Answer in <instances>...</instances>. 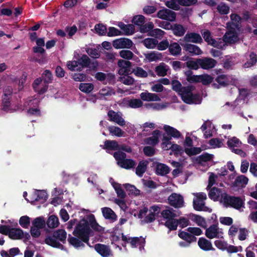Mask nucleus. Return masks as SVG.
I'll return each instance as SVG.
<instances>
[{"label":"nucleus","mask_w":257,"mask_h":257,"mask_svg":"<svg viewBox=\"0 0 257 257\" xmlns=\"http://www.w3.org/2000/svg\"><path fill=\"white\" fill-rule=\"evenodd\" d=\"M90 227L96 231L100 232L103 230V228L96 222L95 216L90 214L87 216V219H82L76 224L72 233L74 236L69 234V243L75 248L84 247V243L90 246L89 238L93 235Z\"/></svg>","instance_id":"nucleus-1"},{"label":"nucleus","mask_w":257,"mask_h":257,"mask_svg":"<svg viewBox=\"0 0 257 257\" xmlns=\"http://www.w3.org/2000/svg\"><path fill=\"white\" fill-rule=\"evenodd\" d=\"M172 89L178 92L181 96L182 100L187 104H198L201 102L200 95L197 93H193L195 89L193 85L182 86L180 82L177 80H173L171 82Z\"/></svg>","instance_id":"nucleus-2"},{"label":"nucleus","mask_w":257,"mask_h":257,"mask_svg":"<svg viewBox=\"0 0 257 257\" xmlns=\"http://www.w3.org/2000/svg\"><path fill=\"white\" fill-rule=\"evenodd\" d=\"M67 232L64 229H57L51 235H47L45 239V242L47 245L54 248L64 249V246L60 242L66 243Z\"/></svg>","instance_id":"nucleus-3"},{"label":"nucleus","mask_w":257,"mask_h":257,"mask_svg":"<svg viewBox=\"0 0 257 257\" xmlns=\"http://www.w3.org/2000/svg\"><path fill=\"white\" fill-rule=\"evenodd\" d=\"M222 199L226 206H230L236 209H239L244 204V202L240 197L229 196L226 193L222 195Z\"/></svg>","instance_id":"nucleus-4"},{"label":"nucleus","mask_w":257,"mask_h":257,"mask_svg":"<svg viewBox=\"0 0 257 257\" xmlns=\"http://www.w3.org/2000/svg\"><path fill=\"white\" fill-rule=\"evenodd\" d=\"M121 239L124 241L121 245L123 247L126 246V243H130L133 248L136 247L138 245H142L145 243V239L142 237H127L123 233H121Z\"/></svg>","instance_id":"nucleus-5"},{"label":"nucleus","mask_w":257,"mask_h":257,"mask_svg":"<svg viewBox=\"0 0 257 257\" xmlns=\"http://www.w3.org/2000/svg\"><path fill=\"white\" fill-rule=\"evenodd\" d=\"M112 44L113 47L117 49L123 48L130 49L132 47L133 43L130 39L120 38L113 40Z\"/></svg>","instance_id":"nucleus-6"},{"label":"nucleus","mask_w":257,"mask_h":257,"mask_svg":"<svg viewBox=\"0 0 257 257\" xmlns=\"http://www.w3.org/2000/svg\"><path fill=\"white\" fill-rule=\"evenodd\" d=\"M157 17L162 20L173 22L176 20V14L174 11L164 8L158 12Z\"/></svg>","instance_id":"nucleus-7"},{"label":"nucleus","mask_w":257,"mask_h":257,"mask_svg":"<svg viewBox=\"0 0 257 257\" xmlns=\"http://www.w3.org/2000/svg\"><path fill=\"white\" fill-rule=\"evenodd\" d=\"M168 199L169 204L175 208H181L183 206V197L180 194L173 193L169 196Z\"/></svg>","instance_id":"nucleus-8"},{"label":"nucleus","mask_w":257,"mask_h":257,"mask_svg":"<svg viewBox=\"0 0 257 257\" xmlns=\"http://www.w3.org/2000/svg\"><path fill=\"white\" fill-rule=\"evenodd\" d=\"M198 62L199 63L200 67L205 70L214 68L217 63L215 59L208 57L198 58Z\"/></svg>","instance_id":"nucleus-9"},{"label":"nucleus","mask_w":257,"mask_h":257,"mask_svg":"<svg viewBox=\"0 0 257 257\" xmlns=\"http://www.w3.org/2000/svg\"><path fill=\"white\" fill-rule=\"evenodd\" d=\"M117 65L120 68L118 73L120 75H129L131 72L132 63L129 61L119 60Z\"/></svg>","instance_id":"nucleus-10"},{"label":"nucleus","mask_w":257,"mask_h":257,"mask_svg":"<svg viewBox=\"0 0 257 257\" xmlns=\"http://www.w3.org/2000/svg\"><path fill=\"white\" fill-rule=\"evenodd\" d=\"M222 234L221 231L219 232L218 227L217 224H212L206 229L205 235L209 239L214 238H223V236L220 235L219 233Z\"/></svg>","instance_id":"nucleus-11"},{"label":"nucleus","mask_w":257,"mask_h":257,"mask_svg":"<svg viewBox=\"0 0 257 257\" xmlns=\"http://www.w3.org/2000/svg\"><path fill=\"white\" fill-rule=\"evenodd\" d=\"M94 249L102 257H108L111 255V250L108 245L97 243L95 244Z\"/></svg>","instance_id":"nucleus-12"},{"label":"nucleus","mask_w":257,"mask_h":257,"mask_svg":"<svg viewBox=\"0 0 257 257\" xmlns=\"http://www.w3.org/2000/svg\"><path fill=\"white\" fill-rule=\"evenodd\" d=\"M183 49L191 55H199L203 53L201 49L197 45L189 43L181 44Z\"/></svg>","instance_id":"nucleus-13"},{"label":"nucleus","mask_w":257,"mask_h":257,"mask_svg":"<svg viewBox=\"0 0 257 257\" xmlns=\"http://www.w3.org/2000/svg\"><path fill=\"white\" fill-rule=\"evenodd\" d=\"M107 115L109 117V121L114 122L120 126H124L125 124L124 119L114 110H109Z\"/></svg>","instance_id":"nucleus-14"},{"label":"nucleus","mask_w":257,"mask_h":257,"mask_svg":"<svg viewBox=\"0 0 257 257\" xmlns=\"http://www.w3.org/2000/svg\"><path fill=\"white\" fill-rule=\"evenodd\" d=\"M184 39L186 42L201 44L203 42V39L200 35L195 32L187 33L184 36Z\"/></svg>","instance_id":"nucleus-15"},{"label":"nucleus","mask_w":257,"mask_h":257,"mask_svg":"<svg viewBox=\"0 0 257 257\" xmlns=\"http://www.w3.org/2000/svg\"><path fill=\"white\" fill-rule=\"evenodd\" d=\"M152 136L148 137L145 140V143L147 145L155 146L159 142V137L161 135V132L158 130H155L153 132Z\"/></svg>","instance_id":"nucleus-16"},{"label":"nucleus","mask_w":257,"mask_h":257,"mask_svg":"<svg viewBox=\"0 0 257 257\" xmlns=\"http://www.w3.org/2000/svg\"><path fill=\"white\" fill-rule=\"evenodd\" d=\"M198 244L199 247L204 251L215 250L212 246L211 242L204 237L199 238Z\"/></svg>","instance_id":"nucleus-17"},{"label":"nucleus","mask_w":257,"mask_h":257,"mask_svg":"<svg viewBox=\"0 0 257 257\" xmlns=\"http://www.w3.org/2000/svg\"><path fill=\"white\" fill-rule=\"evenodd\" d=\"M103 217L111 222L115 221L117 219V215L115 212L109 207H103L101 209Z\"/></svg>","instance_id":"nucleus-18"},{"label":"nucleus","mask_w":257,"mask_h":257,"mask_svg":"<svg viewBox=\"0 0 257 257\" xmlns=\"http://www.w3.org/2000/svg\"><path fill=\"white\" fill-rule=\"evenodd\" d=\"M217 83H213L212 86L215 88H219L220 86L225 87L229 84L228 80L226 75L222 74L218 75L215 79Z\"/></svg>","instance_id":"nucleus-19"},{"label":"nucleus","mask_w":257,"mask_h":257,"mask_svg":"<svg viewBox=\"0 0 257 257\" xmlns=\"http://www.w3.org/2000/svg\"><path fill=\"white\" fill-rule=\"evenodd\" d=\"M24 232L21 228H11L9 237L14 240L21 239L23 238Z\"/></svg>","instance_id":"nucleus-20"},{"label":"nucleus","mask_w":257,"mask_h":257,"mask_svg":"<svg viewBox=\"0 0 257 257\" xmlns=\"http://www.w3.org/2000/svg\"><path fill=\"white\" fill-rule=\"evenodd\" d=\"M163 128L168 136H170L171 137L178 139L181 136V134L179 131L170 125H165Z\"/></svg>","instance_id":"nucleus-21"},{"label":"nucleus","mask_w":257,"mask_h":257,"mask_svg":"<svg viewBox=\"0 0 257 257\" xmlns=\"http://www.w3.org/2000/svg\"><path fill=\"white\" fill-rule=\"evenodd\" d=\"M178 236L181 239L185 240L187 243H191L192 242H195L197 238L190 233L182 231L180 230L178 232Z\"/></svg>","instance_id":"nucleus-22"},{"label":"nucleus","mask_w":257,"mask_h":257,"mask_svg":"<svg viewBox=\"0 0 257 257\" xmlns=\"http://www.w3.org/2000/svg\"><path fill=\"white\" fill-rule=\"evenodd\" d=\"M208 193L209 197L213 201H217L220 196L223 195L222 194V190L215 187L210 188Z\"/></svg>","instance_id":"nucleus-23"},{"label":"nucleus","mask_w":257,"mask_h":257,"mask_svg":"<svg viewBox=\"0 0 257 257\" xmlns=\"http://www.w3.org/2000/svg\"><path fill=\"white\" fill-rule=\"evenodd\" d=\"M19 254H22L18 247L11 248L9 251L5 250H2L1 251L2 257H14Z\"/></svg>","instance_id":"nucleus-24"},{"label":"nucleus","mask_w":257,"mask_h":257,"mask_svg":"<svg viewBox=\"0 0 257 257\" xmlns=\"http://www.w3.org/2000/svg\"><path fill=\"white\" fill-rule=\"evenodd\" d=\"M184 74L186 77L187 81L190 83H199L200 75H193V71L188 70L184 72Z\"/></svg>","instance_id":"nucleus-25"},{"label":"nucleus","mask_w":257,"mask_h":257,"mask_svg":"<svg viewBox=\"0 0 257 257\" xmlns=\"http://www.w3.org/2000/svg\"><path fill=\"white\" fill-rule=\"evenodd\" d=\"M141 98L144 101H159L160 98L155 93L149 92H142L140 94Z\"/></svg>","instance_id":"nucleus-26"},{"label":"nucleus","mask_w":257,"mask_h":257,"mask_svg":"<svg viewBox=\"0 0 257 257\" xmlns=\"http://www.w3.org/2000/svg\"><path fill=\"white\" fill-rule=\"evenodd\" d=\"M169 167L162 163H158L156 167V173L157 175L164 176L168 174L170 172Z\"/></svg>","instance_id":"nucleus-27"},{"label":"nucleus","mask_w":257,"mask_h":257,"mask_svg":"<svg viewBox=\"0 0 257 257\" xmlns=\"http://www.w3.org/2000/svg\"><path fill=\"white\" fill-rule=\"evenodd\" d=\"M248 179L244 175H239L236 177L233 183V186L244 187L247 184Z\"/></svg>","instance_id":"nucleus-28"},{"label":"nucleus","mask_w":257,"mask_h":257,"mask_svg":"<svg viewBox=\"0 0 257 257\" xmlns=\"http://www.w3.org/2000/svg\"><path fill=\"white\" fill-rule=\"evenodd\" d=\"M171 30L173 31L174 35L177 37L183 36L186 32V30L183 26L178 24L173 25Z\"/></svg>","instance_id":"nucleus-29"},{"label":"nucleus","mask_w":257,"mask_h":257,"mask_svg":"<svg viewBox=\"0 0 257 257\" xmlns=\"http://www.w3.org/2000/svg\"><path fill=\"white\" fill-rule=\"evenodd\" d=\"M148 162L147 161H140L136 169V174L139 177L143 176L146 172Z\"/></svg>","instance_id":"nucleus-30"},{"label":"nucleus","mask_w":257,"mask_h":257,"mask_svg":"<svg viewBox=\"0 0 257 257\" xmlns=\"http://www.w3.org/2000/svg\"><path fill=\"white\" fill-rule=\"evenodd\" d=\"M103 149L109 150H119V145L117 141L115 140H106L104 143Z\"/></svg>","instance_id":"nucleus-31"},{"label":"nucleus","mask_w":257,"mask_h":257,"mask_svg":"<svg viewBox=\"0 0 257 257\" xmlns=\"http://www.w3.org/2000/svg\"><path fill=\"white\" fill-rule=\"evenodd\" d=\"M41 77L44 84H49L53 80V75L50 70H45L42 74Z\"/></svg>","instance_id":"nucleus-32"},{"label":"nucleus","mask_w":257,"mask_h":257,"mask_svg":"<svg viewBox=\"0 0 257 257\" xmlns=\"http://www.w3.org/2000/svg\"><path fill=\"white\" fill-rule=\"evenodd\" d=\"M118 26L120 28L124 31V34L126 35H132L135 32V26L133 24L125 25L121 23Z\"/></svg>","instance_id":"nucleus-33"},{"label":"nucleus","mask_w":257,"mask_h":257,"mask_svg":"<svg viewBox=\"0 0 257 257\" xmlns=\"http://www.w3.org/2000/svg\"><path fill=\"white\" fill-rule=\"evenodd\" d=\"M169 51L173 56H177L181 52V48L179 44L176 42H173L170 44Z\"/></svg>","instance_id":"nucleus-34"},{"label":"nucleus","mask_w":257,"mask_h":257,"mask_svg":"<svg viewBox=\"0 0 257 257\" xmlns=\"http://www.w3.org/2000/svg\"><path fill=\"white\" fill-rule=\"evenodd\" d=\"M119 165L121 168L128 170L134 168L136 163L133 159L125 158L122 161L119 162Z\"/></svg>","instance_id":"nucleus-35"},{"label":"nucleus","mask_w":257,"mask_h":257,"mask_svg":"<svg viewBox=\"0 0 257 257\" xmlns=\"http://www.w3.org/2000/svg\"><path fill=\"white\" fill-rule=\"evenodd\" d=\"M158 41L154 38H147L142 41V43L148 49H154L158 44Z\"/></svg>","instance_id":"nucleus-36"},{"label":"nucleus","mask_w":257,"mask_h":257,"mask_svg":"<svg viewBox=\"0 0 257 257\" xmlns=\"http://www.w3.org/2000/svg\"><path fill=\"white\" fill-rule=\"evenodd\" d=\"M35 195H36L35 201H40L42 203L46 201L48 198L47 193L44 190H36L35 192Z\"/></svg>","instance_id":"nucleus-37"},{"label":"nucleus","mask_w":257,"mask_h":257,"mask_svg":"<svg viewBox=\"0 0 257 257\" xmlns=\"http://www.w3.org/2000/svg\"><path fill=\"white\" fill-rule=\"evenodd\" d=\"M189 216L193 217L192 219L193 221H194L198 226H200L203 228L206 227V222L204 218H203V217L198 215H195L193 214H190L189 215Z\"/></svg>","instance_id":"nucleus-38"},{"label":"nucleus","mask_w":257,"mask_h":257,"mask_svg":"<svg viewBox=\"0 0 257 257\" xmlns=\"http://www.w3.org/2000/svg\"><path fill=\"white\" fill-rule=\"evenodd\" d=\"M257 62V56L256 54L252 52L249 54V58H247L246 62L244 64V67L245 68H249L253 66Z\"/></svg>","instance_id":"nucleus-39"},{"label":"nucleus","mask_w":257,"mask_h":257,"mask_svg":"<svg viewBox=\"0 0 257 257\" xmlns=\"http://www.w3.org/2000/svg\"><path fill=\"white\" fill-rule=\"evenodd\" d=\"M123 185L128 195L137 196L140 194V191L134 185L130 184H125Z\"/></svg>","instance_id":"nucleus-40"},{"label":"nucleus","mask_w":257,"mask_h":257,"mask_svg":"<svg viewBox=\"0 0 257 257\" xmlns=\"http://www.w3.org/2000/svg\"><path fill=\"white\" fill-rule=\"evenodd\" d=\"M59 224L58 218L54 215L50 216L47 221V225L49 228H53L57 227Z\"/></svg>","instance_id":"nucleus-41"},{"label":"nucleus","mask_w":257,"mask_h":257,"mask_svg":"<svg viewBox=\"0 0 257 257\" xmlns=\"http://www.w3.org/2000/svg\"><path fill=\"white\" fill-rule=\"evenodd\" d=\"M161 215L164 218L167 220L174 219L177 217V215L174 212L173 208L163 210L161 212Z\"/></svg>","instance_id":"nucleus-42"},{"label":"nucleus","mask_w":257,"mask_h":257,"mask_svg":"<svg viewBox=\"0 0 257 257\" xmlns=\"http://www.w3.org/2000/svg\"><path fill=\"white\" fill-rule=\"evenodd\" d=\"M164 225L169 229L170 231L176 230L178 227L177 219H168L164 223Z\"/></svg>","instance_id":"nucleus-43"},{"label":"nucleus","mask_w":257,"mask_h":257,"mask_svg":"<svg viewBox=\"0 0 257 257\" xmlns=\"http://www.w3.org/2000/svg\"><path fill=\"white\" fill-rule=\"evenodd\" d=\"M94 88V85L92 83H80L79 86V89L82 92L89 93L91 92Z\"/></svg>","instance_id":"nucleus-44"},{"label":"nucleus","mask_w":257,"mask_h":257,"mask_svg":"<svg viewBox=\"0 0 257 257\" xmlns=\"http://www.w3.org/2000/svg\"><path fill=\"white\" fill-rule=\"evenodd\" d=\"M213 158V155L205 153L196 158V161L198 163L201 164L202 162H207L211 161Z\"/></svg>","instance_id":"nucleus-45"},{"label":"nucleus","mask_w":257,"mask_h":257,"mask_svg":"<svg viewBox=\"0 0 257 257\" xmlns=\"http://www.w3.org/2000/svg\"><path fill=\"white\" fill-rule=\"evenodd\" d=\"M108 130L110 134L118 137H122L124 134V132L117 126H110Z\"/></svg>","instance_id":"nucleus-46"},{"label":"nucleus","mask_w":257,"mask_h":257,"mask_svg":"<svg viewBox=\"0 0 257 257\" xmlns=\"http://www.w3.org/2000/svg\"><path fill=\"white\" fill-rule=\"evenodd\" d=\"M154 25L153 22H149L145 24H143L139 28V31L141 33H150L154 28ZM149 36V34H148Z\"/></svg>","instance_id":"nucleus-47"},{"label":"nucleus","mask_w":257,"mask_h":257,"mask_svg":"<svg viewBox=\"0 0 257 257\" xmlns=\"http://www.w3.org/2000/svg\"><path fill=\"white\" fill-rule=\"evenodd\" d=\"M79 65L81 66L82 67L88 68L90 65V59L88 56L85 54H83L81 57L78 60Z\"/></svg>","instance_id":"nucleus-48"},{"label":"nucleus","mask_w":257,"mask_h":257,"mask_svg":"<svg viewBox=\"0 0 257 257\" xmlns=\"http://www.w3.org/2000/svg\"><path fill=\"white\" fill-rule=\"evenodd\" d=\"M33 226L38 228H43L46 224L45 221L43 217L36 218L32 222Z\"/></svg>","instance_id":"nucleus-49"},{"label":"nucleus","mask_w":257,"mask_h":257,"mask_svg":"<svg viewBox=\"0 0 257 257\" xmlns=\"http://www.w3.org/2000/svg\"><path fill=\"white\" fill-rule=\"evenodd\" d=\"M162 54L157 52L153 51L148 53L146 58L149 60V62H153L161 59Z\"/></svg>","instance_id":"nucleus-50"},{"label":"nucleus","mask_w":257,"mask_h":257,"mask_svg":"<svg viewBox=\"0 0 257 257\" xmlns=\"http://www.w3.org/2000/svg\"><path fill=\"white\" fill-rule=\"evenodd\" d=\"M155 71L159 76H165L167 75V70L165 64L162 63L155 68Z\"/></svg>","instance_id":"nucleus-51"},{"label":"nucleus","mask_w":257,"mask_h":257,"mask_svg":"<svg viewBox=\"0 0 257 257\" xmlns=\"http://www.w3.org/2000/svg\"><path fill=\"white\" fill-rule=\"evenodd\" d=\"M216 9L220 15H227L229 12V7L223 3L219 4Z\"/></svg>","instance_id":"nucleus-52"},{"label":"nucleus","mask_w":257,"mask_h":257,"mask_svg":"<svg viewBox=\"0 0 257 257\" xmlns=\"http://www.w3.org/2000/svg\"><path fill=\"white\" fill-rule=\"evenodd\" d=\"M132 72H133L136 76L141 78H146L148 75V72L140 67H137L136 69H134Z\"/></svg>","instance_id":"nucleus-53"},{"label":"nucleus","mask_w":257,"mask_h":257,"mask_svg":"<svg viewBox=\"0 0 257 257\" xmlns=\"http://www.w3.org/2000/svg\"><path fill=\"white\" fill-rule=\"evenodd\" d=\"M113 187L114 188L117 194V195L118 197H119L121 199H124L125 197V193L122 189L120 184L114 183V184L113 185Z\"/></svg>","instance_id":"nucleus-54"},{"label":"nucleus","mask_w":257,"mask_h":257,"mask_svg":"<svg viewBox=\"0 0 257 257\" xmlns=\"http://www.w3.org/2000/svg\"><path fill=\"white\" fill-rule=\"evenodd\" d=\"M7 89L5 91L6 92ZM11 105V101L10 98L7 96L6 93H5V97L3 98V102L2 105V109L4 111H8L10 110V107Z\"/></svg>","instance_id":"nucleus-55"},{"label":"nucleus","mask_w":257,"mask_h":257,"mask_svg":"<svg viewBox=\"0 0 257 257\" xmlns=\"http://www.w3.org/2000/svg\"><path fill=\"white\" fill-rule=\"evenodd\" d=\"M94 28L96 33L99 35H106L107 33V28L106 25L102 24H97L95 25Z\"/></svg>","instance_id":"nucleus-56"},{"label":"nucleus","mask_w":257,"mask_h":257,"mask_svg":"<svg viewBox=\"0 0 257 257\" xmlns=\"http://www.w3.org/2000/svg\"><path fill=\"white\" fill-rule=\"evenodd\" d=\"M213 79V77L209 75H200V82L202 83L204 85H207L212 83Z\"/></svg>","instance_id":"nucleus-57"},{"label":"nucleus","mask_w":257,"mask_h":257,"mask_svg":"<svg viewBox=\"0 0 257 257\" xmlns=\"http://www.w3.org/2000/svg\"><path fill=\"white\" fill-rule=\"evenodd\" d=\"M202 151V149L198 147H193L191 148H185L184 152L189 156H192L200 154Z\"/></svg>","instance_id":"nucleus-58"},{"label":"nucleus","mask_w":257,"mask_h":257,"mask_svg":"<svg viewBox=\"0 0 257 257\" xmlns=\"http://www.w3.org/2000/svg\"><path fill=\"white\" fill-rule=\"evenodd\" d=\"M145 17L141 15L135 16L132 19V23L140 27L145 23Z\"/></svg>","instance_id":"nucleus-59"},{"label":"nucleus","mask_w":257,"mask_h":257,"mask_svg":"<svg viewBox=\"0 0 257 257\" xmlns=\"http://www.w3.org/2000/svg\"><path fill=\"white\" fill-rule=\"evenodd\" d=\"M19 224L24 228H28L30 224V217L26 215L21 217L19 220Z\"/></svg>","instance_id":"nucleus-60"},{"label":"nucleus","mask_w":257,"mask_h":257,"mask_svg":"<svg viewBox=\"0 0 257 257\" xmlns=\"http://www.w3.org/2000/svg\"><path fill=\"white\" fill-rule=\"evenodd\" d=\"M120 56L125 59H132L134 55V53L128 50H122L119 52Z\"/></svg>","instance_id":"nucleus-61"},{"label":"nucleus","mask_w":257,"mask_h":257,"mask_svg":"<svg viewBox=\"0 0 257 257\" xmlns=\"http://www.w3.org/2000/svg\"><path fill=\"white\" fill-rule=\"evenodd\" d=\"M186 66L190 70H198L199 68V63L198 62V58L196 61L189 60L186 62Z\"/></svg>","instance_id":"nucleus-62"},{"label":"nucleus","mask_w":257,"mask_h":257,"mask_svg":"<svg viewBox=\"0 0 257 257\" xmlns=\"http://www.w3.org/2000/svg\"><path fill=\"white\" fill-rule=\"evenodd\" d=\"M143 102L139 99H133L128 101V106L133 108H139L143 105Z\"/></svg>","instance_id":"nucleus-63"},{"label":"nucleus","mask_w":257,"mask_h":257,"mask_svg":"<svg viewBox=\"0 0 257 257\" xmlns=\"http://www.w3.org/2000/svg\"><path fill=\"white\" fill-rule=\"evenodd\" d=\"M165 32L160 29H152L149 33V36L155 37L156 38H162Z\"/></svg>","instance_id":"nucleus-64"}]
</instances>
